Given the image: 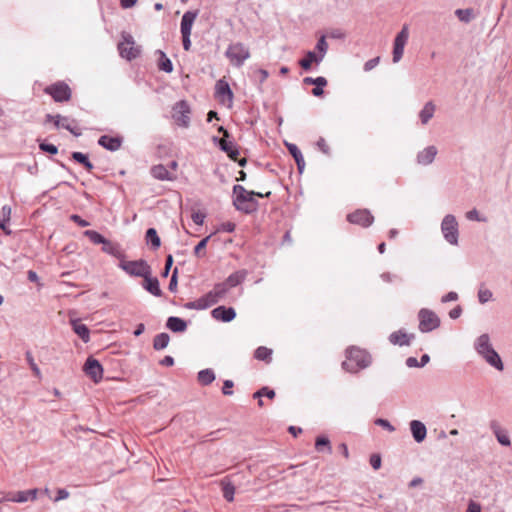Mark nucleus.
Returning <instances> with one entry per match:
<instances>
[{"label":"nucleus","instance_id":"nucleus-33","mask_svg":"<svg viewBox=\"0 0 512 512\" xmlns=\"http://www.w3.org/2000/svg\"><path fill=\"white\" fill-rule=\"evenodd\" d=\"M170 341V336L167 333H159L154 337L153 348L155 350L165 349Z\"/></svg>","mask_w":512,"mask_h":512},{"label":"nucleus","instance_id":"nucleus-7","mask_svg":"<svg viewBox=\"0 0 512 512\" xmlns=\"http://www.w3.org/2000/svg\"><path fill=\"white\" fill-rule=\"evenodd\" d=\"M441 231L445 238V240L451 244V245H457L458 244V223L456 221V218L448 214L446 215L441 223Z\"/></svg>","mask_w":512,"mask_h":512},{"label":"nucleus","instance_id":"nucleus-8","mask_svg":"<svg viewBox=\"0 0 512 512\" xmlns=\"http://www.w3.org/2000/svg\"><path fill=\"white\" fill-rule=\"evenodd\" d=\"M44 93L50 95L55 102H67L72 94L70 87L62 81L45 87Z\"/></svg>","mask_w":512,"mask_h":512},{"label":"nucleus","instance_id":"nucleus-43","mask_svg":"<svg viewBox=\"0 0 512 512\" xmlns=\"http://www.w3.org/2000/svg\"><path fill=\"white\" fill-rule=\"evenodd\" d=\"M160 53H161V59L159 61L160 70H162L166 73L172 72L173 64H172L171 60L166 56V54L164 52L161 51Z\"/></svg>","mask_w":512,"mask_h":512},{"label":"nucleus","instance_id":"nucleus-44","mask_svg":"<svg viewBox=\"0 0 512 512\" xmlns=\"http://www.w3.org/2000/svg\"><path fill=\"white\" fill-rule=\"evenodd\" d=\"M316 50L318 51V56L321 57V59L323 60L327 50H328V43L326 41V38L325 36H321L318 41H317V44H316Z\"/></svg>","mask_w":512,"mask_h":512},{"label":"nucleus","instance_id":"nucleus-51","mask_svg":"<svg viewBox=\"0 0 512 512\" xmlns=\"http://www.w3.org/2000/svg\"><path fill=\"white\" fill-rule=\"evenodd\" d=\"M369 462L374 470H378L382 463L381 456L379 454H372L370 456Z\"/></svg>","mask_w":512,"mask_h":512},{"label":"nucleus","instance_id":"nucleus-42","mask_svg":"<svg viewBox=\"0 0 512 512\" xmlns=\"http://www.w3.org/2000/svg\"><path fill=\"white\" fill-rule=\"evenodd\" d=\"M84 235L89 238V240L94 244H103L106 240L99 232L95 230H86Z\"/></svg>","mask_w":512,"mask_h":512},{"label":"nucleus","instance_id":"nucleus-41","mask_svg":"<svg viewBox=\"0 0 512 512\" xmlns=\"http://www.w3.org/2000/svg\"><path fill=\"white\" fill-rule=\"evenodd\" d=\"M25 357H26V360H27L34 376L37 377L38 379H41V377H42L41 371H40L38 365L35 363L32 353L30 351H27L25 353Z\"/></svg>","mask_w":512,"mask_h":512},{"label":"nucleus","instance_id":"nucleus-16","mask_svg":"<svg viewBox=\"0 0 512 512\" xmlns=\"http://www.w3.org/2000/svg\"><path fill=\"white\" fill-rule=\"evenodd\" d=\"M214 319L222 322H231L236 317V311L232 307L218 306L211 311Z\"/></svg>","mask_w":512,"mask_h":512},{"label":"nucleus","instance_id":"nucleus-4","mask_svg":"<svg viewBox=\"0 0 512 512\" xmlns=\"http://www.w3.org/2000/svg\"><path fill=\"white\" fill-rule=\"evenodd\" d=\"M225 56L233 66L241 67L250 57V51L243 43L237 42L228 46Z\"/></svg>","mask_w":512,"mask_h":512},{"label":"nucleus","instance_id":"nucleus-30","mask_svg":"<svg viewBox=\"0 0 512 512\" xmlns=\"http://www.w3.org/2000/svg\"><path fill=\"white\" fill-rule=\"evenodd\" d=\"M436 110V106L432 101H428L422 110L419 112V118L423 125L428 124V122L433 118Z\"/></svg>","mask_w":512,"mask_h":512},{"label":"nucleus","instance_id":"nucleus-14","mask_svg":"<svg viewBox=\"0 0 512 512\" xmlns=\"http://www.w3.org/2000/svg\"><path fill=\"white\" fill-rule=\"evenodd\" d=\"M218 302L219 301L215 297V295L211 291H209L202 297H200L194 301L187 302L185 304V308L195 309V310H205Z\"/></svg>","mask_w":512,"mask_h":512},{"label":"nucleus","instance_id":"nucleus-55","mask_svg":"<svg viewBox=\"0 0 512 512\" xmlns=\"http://www.w3.org/2000/svg\"><path fill=\"white\" fill-rule=\"evenodd\" d=\"M379 62H380V57H375V58L368 60L364 64V70L370 71V70L374 69L379 64Z\"/></svg>","mask_w":512,"mask_h":512},{"label":"nucleus","instance_id":"nucleus-38","mask_svg":"<svg viewBox=\"0 0 512 512\" xmlns=\"http://www.w3.org/2000/svg\"><path fill=\"white\" fill-rule=\"evenodd\" d=\"M271 355L272 350L264 346L258 347L254 353L256 359L266 362L271 361Z\"/></svg>","mask_w":512,"mask_h":512},{"label":"nucleus","instance_id":"nucleus-20","mask_svg":"<svg viewBox=\"0 0 512 512\" xmlns=\"http://www.w3.org/2000/svg\"><path fill=\"white\" fill-rule=\"evenodd\" d=\"M410 430L414 440L417 443H421L424 441L427 435L426 426L419 420H412L410 422Z\"/></svg>","mask_w":512,"mask_h":512},{"label":"nucleus","instance_id":"nucleus-29","mask_svg":"<svg viewBox=\"0 0 512 512\" xmlns=\"http://www.w3.org/2000/svg\"><path fill=\"white\" fill-rule=\"evenodd\" d=\"M166 327L172 332H184L187 329V323L182 318L171 316L167 319Z\"/></svg>","mask_w":512,"mask_h":512},{"label":"nucleus","instance_id":"nucleus-34","mask_svg":"<svg viewBox=\"0 0 512 512\" xmlns=\"http://www.w3.org/2000/svg\"><path fill=\"white\" fill-rule=\"evenodd\" d=\"M145 238H146L147 243H149L151 245L152 249L156 250V249H158L160 247L161 240H160V237L157 234L156 229L149 228L146 231Z\"/></svg>","mask_w":512,"mask_h":512},{"label":"nucleus","instance_id":"nucleus-1","mask_svg":"<svg viewBox=\"0 0 512 512\" xmlns=\"http://www.w3.org/2000/svg\"><path fill=\"white\" fill-rule=\"evenodd\" d=\"M233 205L236 210L245 214H252L259 207L258 201L255 199V191H248L242 185L233 186Z\"/></svg>","mask_w":512,"mask_h":512},{"label":"nucleus","instance_id":"nucleus-54","mask_svg":"<svg viewBox=\"0 0 512 512\" xmlns=\"http://www.w3.org/2000/svg\"><path fill=\"white\" fill-rule=\"evenodd\" d=\"M177 275H178V269L175 268L173 270V273H172V276H171V279H170V282H169V290L174 292L176 291V288H177Z\"/></svg>","mask_w":512,"mask_h":512},{"label":"nucleus","instance_id":"nucleus-63","mask_svg":"<svg viewBox=\"0 0 512 512\" xmlns=\"http://www.w3.org/2000/svg\"><path fill=\"white\" fill-rule=\"evenodd\" d=\"M69 497V492L66 489L60 488L57 490V496L55 497L54 501H60L64 500Z\"/></svg>","mask_w":512,"mask_h":512},{"label":"nucleus","instance_id":"nucleus-62","mask_svg":"<svg viewBox=\"0 0 512 512\" xmlns=\"http://www.w3.org/2000/svg\"><path fill=\"white\" fill-rule=\"evenodd\" d=\"M466 512H481V505L473 500L468 503Z\"/></svg>","mask_w":512,"mask_h":512},{"label":"nucleus","instance_id":"nucleus-12","mask_svg":"<svg viewBox=\"0 0 512 512\" xmlns=\"http://www.w3.org/2000/svg\"><path fill=\"white\" fill-rule=\"evenodd\" d=\"M347 221L367 228L374 222V217L368 209H358L347 215Z\"/></svg>","mask_w":512,"mask_h":512},{"label":"nucleus","instance_id":"nucleus-9","mask_svg":"<svg viewBox=\"0 0 512 512\" xmlns=\"http://www.w3.org/2000/svg\"><path fill=\"white\" fill-rule=\"evenodd\" d=\"M190 106L187 101L181 100L174 104L172 108V118L175 122L184 128L189 127L190 125Z\"/></svg>","mask_w":512,"mask_h":512},{"label":"nucleus","instance_id":"nucleus-46","mask_svg":"<svg viewBox=\"0 0 512 512\" xmlns=\"http://www.w3.org/2000/svg\"><path fill=\"white\" fill-rule=\"evenodd\" d=\"M321 446H326L327 447V452L328 453H332V447L330 445V441L327 437H324V436H320V437H317L316 439V442H315V448L320 451L321 450Z\"/></svg>","mask_w":512,"mask_h":512},{"label":"nucleus","instance_id":"nucleus-48","mask_svg":"<svg viewBox=\"0 0 512 512\" xmlns=\"http://www.w3.org/2000/svg\"><path fill=\"white\" fill-rule=\"evenodd\" d=\"M210 237H211V236L209 235V236H207V237L203 238V239H202V240H201V241H200V242L195 246V248H194V253H195V255H196V256L201 257V256H203V255L205 254L204 252L202 253V251L205 249V247H206V245H207V243H208V241H209Z\"/></svg>","mask_w":512,"mask_h":512},{"label":"nucleus","instance_id":"nucleus-21","mask_svg":"<svg viewBox=\"0 0 512 512\" xmlns=\"http://www.w3.org/2000/svg\"><path fill=\"white\" fill-rule=\"evenodd\" d=\"M414 338L413 334H407L403 330H398L390 334L389 341L393 345L409 346L411 340Z\"/></svg>","mask_w":512,"mask_h":512},{"label":"nucleus","instance_id":"nucleus-32","mask_svg":"<svg viewBox=\"0 0 512 512\" xmlns=\"http://www.w3.org/2000/svg\"><path fill=\"white\" fill-rule=\"evenodd\" d=\"M322 61L321 57H319L315 52L308 51L306 53V56L299 61V65L304 69L305 71L310 70L311 65L313 62L320 63Z\"/></svg>","mask_w":512,"mask_h":512},{"label":"nucleus","instance_id":"nucleus-60","mask_svg":"<svg viewBox=\"0 0 512 512\" xmlns=\"http://www.w3.org/2000/svg\"><path fill=\"white\" fill-rule=\"evenodd\" d=\"M62 128L68 130L71 134H73L76 137H79L82 134L79 128H77L76 126H72L70 123L69 125H62Z\"/></svg>","mask_w":512,"mask_h":512},{"label":"nucleus","instance_id":"nucleus-53","mask_svg":"<svg viewBox=\"0 0 512 512\" xmlns=\"http://www.w3.org/2000/svg\"><path fill=\"white\" fill-rule=\"evenodd\" d=\"M233 386H234V383L232 380H225L223 382L222 393L224 395H228V396L232 395L233 394V391H232Z\"/></svg>","mask_w":512,"mask_h":512},{"label":"nucleus","instance_id":"nucleus-15","mask_svg":"<svg viewBox=\"0 0 512 512\" xmlns=\"http://www.w3.org/2000/svg\"><path fill=\"white\" fill-rule=\"evenodd\" d=\"M85 373L92 378L95 382L99 381L103 376V368L100 362L92 357H89L84 365Z\"/></svg>","mask_w":512,"mask_h":512},{"label":"nucleus","instance_id":"nucleus-24","mask_svg":"<svg viewBox=\"0 0 512 512\" xmlns=\"http://www.w3.org/2000/svg\"><path fill=\"white\" fill-rule=\"evenodd\" d=\"M247 275H248V272L245 269L235 271L234 273L230 274L226 278L224 283L228 287V289L234 288V287L240 285L242 282H244Z\"/></svg>","mask_w":512,"mask_h":512},{"label":"nucleus","instance_id":"nucleus-2","mask_svg":"<svg viewBox=\"0 0 512 512\" xmlns=\"http://www.w3.org/2000/svg\"><path fill=\"white\" fill-rule=\"evenodd\" d=\"M371 364V356L368 352L358 347H350L346 350V360L342 368L349 373H357Z\"/></svg>","mask_w":512,"mask_h":512},{"label":"nucleus","instance_id":"nucleus-22","mask_svg":"<svg viewBox=\"0 0 512 512\" xmlns=\"http://www.w3.org/2000/svg\"><path fill=\"white\" fill-rule=\"evenodd\" d=\"M198 16V11H186L181 19V34H191L192 26Z\"/></svg>","mask_w":512,"mask_h":512},{"label":"nucleus","instance_id":"nucleus-5","mask_svg":"<svg viewBox=\"0 0 512 512\" xmlns=\"http://www.w3.org/2000/svg\"><path fill=\"white\" fill-rule=\"evenodd\" d=\"M119 267L130 276L144 277L151 274L150 265L143 259L135 261H121Z\"/></svg>","mask_w":512,"mask_h":512},{"label":"nucleus","instance_id":"nucleus-61","mask_svg":"<svg viewBox=\"0 0 512 512\" xmlns=\"http://www.w3.org/2000/svg\"><path fill=\"white\" fill-rule=\"evenodd\" d=\"M62 128L68 130L71 134H73L76 137H79L82 134L79 128H77L76 126H72L70 123L69 125H62Z\"/></svg>","mask_w":512,"mask_h":512},{"label":"nucleus","instance_id":"nucleus-28","mask_svg":"<svg viewBox=\"0 0 512 512\" xmlns=\"http://www.w3.org/2000/svg\"><path fill=\"white\" fill-rule=\"evenodd\" d=\"M150 173L157 180L172 181L174 179L168 169L162 164L152 166Z\"/></svg>","mask_w":512,"mask_h":512},{"label":"nucleus","instance_id":"nucleus-23","mask_svg":"<svg viewBox=\"0 0 512 512\" xmlns=\"http://www.w3.org/2000/svg\"><path fill=\"white\" fill-rule=\"evenodd\" d=\"M214 141H218L219 148L227 153L230 159L236 161L237 157L239 155V150L235 146V144L232 141H227L226 139H218L217 137H214Z\"/></svg>","mask_w":512,"mask_h":512},{"label":"nucleus","instance_id":"nucleus-3","mask_svg":"<svg viewBox=\"0 0 512 512\" xmlns=\"http://www.w3.org/2000/svg\"><path fill=\"white\" fill-rule=\"evenodd\" d=\"M474 346L477 353L481 355L489 365L498 371H502L504 369L503 362L499 354L492 347L488 334L480 335L476 339Z\"/></svg>","mask_w":512,"mask_h":512},{"label":"nucleus","instance_id":"nucleus-13","mask_svg":"<svg viewBox=\"0 0 512 512\" xmlns=\"http://www.w3.org/2000/svg\"><path fill=\"white\" fill-rule=\"evenodd\" d=\"M215 97L222 104H227L228 106L232 105L233 102V92L225 80L221 79L216 82L215 85Z\"/></svg>","mask_w":512,"mask_h":512},{"label":"nucleus","instance_id":"nucleus-40","mask_svg":"<svg viewBox=\"0 0 512 512\" xmlns=\"http://www.w3.org/2000/svg\"><path fill=\"white\" fill-rule=\"evenodd\" d=\"M228 291L229 289L224 282L215 284L214 288L211 290V292L215 295L218 301L222 300L226 296Z\"/></svg>","mask_w":512,"mask_h":512},{"label":"nucleus","instance_id":"nucleus-39","mask_svg":"<svg viewBox=\"0 0 512 512\" xmlns=\"http://www.w3.org/2000/svg\"><path fill=\"white\" fill-rule=\"evenodd\" d=\"M102 250L103 252L113 256H118L120 254L119 246L108 239H106L102 244Z\"/></svg>","mask_w":512,"mask_h":512},{"label":"nucleus","instance_id":"nucleus-36","mask_svg":"<svg viewBox=\"0 0 512 512\" xmlns=\"http://www.w3.org/2000/svg\"><path fill=\"white\" fill-rule=\"evenodd\" d=\"M72 159L82 164L88 171L94 168V165L90 162L87 155L82 152H73L71 155Z\"/></svg>","mask_w":512,"mask_h":512},{"label":"nucleus","instance_id":"nucleus-45","mask_svg":"<svg viewBox=\"0 0 512 512\" xmlns=\"http://www.w3.org/2000/svg\"><path fill=\"white\" fill-rule=\"evenodd\" d=\"M492 297L493 294L489 289L480 287L478 290V300L481 304H485L486 302L490 301Z\"/></svg>","mask_w":512,"mask_h":512},{"label":"nucleus","instance_id":"nucleus-17","mask_svg":"<svg viewBox=\"0 0 512 512\" xmlns=\"http://www.w3.org/2000/svg\"><path fill=\"white\" fill-rule=\"evenodd\" d=\"M122 142H123V138L122 137H111V136H108V135H102L99 139H98V144L105 148L106 150H109V151H117L120 149L121 145H122Z\"/></svg>","mask_w":512,"mask_h":512},{"label":"nucleus","instance_id":"nucleus-31","mask_svg":"<svg viewBox=\"0 0 512 512\" xmlns=\"http://www.w3.org/2000/svg\"><path fill=\"white\" fill-rule=\"evenodd\" d=\"M491 429L497 439V441L503 446H510L511 441L506 431L502 430L496 422L491 423Z\"/></svg>","mask_w":512,"mask_h":512},{"label":"nucleus","instance_id":"nucleus-58","mask_svg":"<svg viewBox=\"0 0 512 512\" xmlns=\"http://www.w3.org/2000/svg\"><path fill=\"white\" fill-rule=\"evenodd\" d=\"M70 219H71L74 223H76L77 225H79L80 227H87V226H89V222H88V221H86V220H84V219H82V218H81L79 215H77V214H72V215L70 216Z\"/></svg>","mask_w":512,"mask_h":512},{"label":"nucleus","instance_id":"nucleus-10","mask_svg":"<svg viewBox=\"0 0 512 512\" xmlns=\"http://www.w3.org/2000/svg\"><path fill=\"white\" fill-rule=\"evenodd\" d=\"M419 329L421 332H430L440 326L439 317L431 310L422 308L419 313Z\"/></svg>","mask_w":512,"mask_h":512},{"label":"nucleus","instance_id":"nucleus-64","mask_svg":"<svg viewBox=\"0 0 512 512\" xmlns=\"http://www.w3.org/2000/svg\"><path fill=\"white\" fill-rule=\"evenodd\" d=\"M205 219V215L200 212H195L192 214V220L197 225H202Z\"/></svg>","mask_w":512,"mask_h":512},{"label":"nucleus","instance_id":"nucleus-26","mask_svg":"<svg viewBox=\"0 0 512 512\" xmlns=\"http://www.w3.org/2000/svg\"><path fill=\"white\" fill-rule=\"evenodd\" d=\"M37 493L38 489L19 491L13 497L5 498V500L17 503H24L27 502L28 500H35L37 497Z\"/></svg>","mask_w":512,"mask_h":512},{"label":"nucleus","instance_id":"nucleus-50","mask_svg":"<svg viewBox=\"0 0 512 512\" xmlns=\"http://www.w3.org/2000/svg\"><path fill=\"white\" fill-rule=\"evenodd\" d=\"M39 148H40V150L47 152L49 154H52V155L57 154V152H58L57 146H55L54 144H50V143H45V142L40 143Z\"/></svg>","mask_w":512,"mask_h":512},{"label":"nucleus","instance_id":"nucleus-59","mask_svg":"<svg viewBox=\"0 0 512 512\" xmlns=\"http://www.w3.org/2000/svg\"><path fill=\"white\" fill-rule=\"evenodd\" d=\"M457 299H458V294L456 292L451 291V292L447 293L446 295L442 296L441 302L447 303L450 301H456Z\"/></svg>","mask_w":512,"mask_h":512},{"label":"nucleus","instance_id":"nucleus-27","mask_svg":"<svg viewBox=\"0 0 512 512\" xmlns=\"http://www.w3.org/2000/svg\"><path fill=\"white\" fill-rule=\"evenodd\" d=\"M222 487L223 497L226 501L232 502L234 500L235 486L232 483L231 476H225L220 481Z\"/></svg>","mask_w":512,"mask_h":512},{"label":"nucleus","instance_id":"nucleus-37","mask_svg":"<svg viewBox=\"0 0 512 512\" xmlns=\"http://www.w3.org/2000/svg\"><path fill=\"white\" fill-rule=\"evenodd\" d=\"M455 15L461 22L469 23L474 18V11L471 8L457 9Z\"/></svg>","mask_w":512,"mask_h":512},{"label":"nucleus","instance_id":"nucleus-49","mask_svg":"<svg viewBox=\"0 0 512 512\" xmlns=\"http://www.w3.org/2000/svg\"><path fill=\"white\" fill-rule=\"evenodd\" d=\"M286 147H287L289 153L294 158V160H299V158L301 156H303L300 149L297 147V145L292 144V143H286Z\"/></svg>","mask_w":512,"mask_h":512},{"label":"nucleus","instance_id":"nucleus-19","mask_svg":"<svg viewBox=\"0 0 512 512\" xmlns=\"http://www.w3.org/2000/svg\"><path fill=\"white\" fill-rule=\"evenodd\" d=\"M437 155V148L433 145L424 148L417 154V163L420 165L431 164Z\"/></svg>","mask_w":512,"mask_h":512},{"label":"nucleus","instance_id":"nucleus-56","mask_svg":"<svg viewBox=\"0 0 512 512\" xmlns=\"http://www.w3.org/2000/svg\"><path fill=\"white\" fill-rule=\"evenodd\" d=\"M172 265H173V256L171 254H169L166 257L164 271L162 272V276L163 277H167L168 276L169 271H170Z\"/></svg>","mask_w":512,"mask_h":512},{"label":"nucleus","instance_id":"nucleus-6","mask_svg":"<svg viewBox=\"0 0 512 512\" xmlns=\"http://www.w3.org/2000/svg\"><path fill=\"white\" fill-rule=\"evenodd\" d=\"M122 39L123 40L118 44V50L121 57L128 61L137 58L141 53V49L139 46L135 45V41L132 35L123 33Z\"/></svg>","mask_w":512,"mask_h":512},{"label":"nucleus","instance_id":"nucleus-52","mask_svg":"<svg viewBox=\"0 0 512 512\" xmlns=\"http://www.w3.org/2000/svg\"><path fill=\"white\" fill-rule=\"evenodd\" d=\"M375 424L383 427L384 429L388 430L389 432L395 431V427L386 419L379 418L375 421Z\"/></svg>","mask_w":512,"mask_h":512},{"label":"nucleus","instance_id":"nucleus-35","mask_svg":"<svg viewBox=\"0 0 512 512\" xmlns=\"http://www.w3.org/2000/svg\"><path fill=\"white\" fill-rule=\"evenodd\" d=\"M214 380H215V373L212 369L207 368V369L199 371L198 381L202 385L207 386V385L211 384Z\"/></svg>","mask_w":512,"mask_h":512},{"label":"nucleus","instance_id":"nucleus-25","mask_svg":"<svg viewBox=\"0 0 512 512\" xmlns=\"http://www.w3.org/2000/svg\"><path fill=\"white\" fill-rule=\"evenodd\" d=\"M70 324L73 331L82 339L84 343L90 341V331L85 324H82L79 319H71Z\"/></svg>","mask_w":512,"mask_h":512},{"label":"nucleus","instance_id":"nucleus-57","mask_svg":"<svg viewBox=\"0 0 512 512\" xmlns=\"http://www.w3.org/2000/svg\"><path fill=\"white\" fill-rule=\"evenodd\" d=\"M318 148L326 155L330 154V148L324 138H319L317 141Z\"/></svg>","mask_w":512,"mask_h":512},{"label":"nucleus","instance_id":"nucleus-18","mask_svg":"<svg viewBox=\"0 0 512 512\" xmlns=\"http://www.w3.org/2000/svg\"><path fill=\"white\" fill-rule=\"evenodd\" d=\"M143 288L150 294L156 297L162 296V290L160 289L159 280L156 277H152L151 274L143 277Z\"/></svg>","mask_w":512,"mask_h":512},{"label":"nucleus","instance_id":"nucleus-11","mask_svg":"<svg viewBox=\"0 0 512 512\" xmlns=\"http://www.w3.org/2000/svg\"><path fill=\"white\" fill-rule=\"evenodd\" d=\"M409 39V28L407 25H404L400 32L396 35L393 43V63H398L404 53V48Z\"/></svg>","mask_w":512,"mask_h":512},{"label":"nucleus","instance_id":"nucleus-47","mask_svg":"<svg viewBox=\"0 0 512 512\" xmlns=\"http://www.w3.org/2000/svg\"><path fill=\"white\" fill-rule=\"evenodd\" d=\"M262 396H266L270 399H273L275 397V391L272 389H269L268 387H263L257 392L254 393V398H261Z\"/></svg>","mask_w":512,"mask_h":512}]
</instances>
